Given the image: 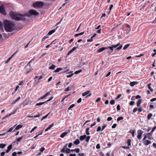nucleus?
I'll return each mask as SVG.
<instances>
[{
	"label": "nucleus",
	"instance_id": "nucleus-1",
	"mask_svg": "<svg viewBox=\"0 0 156 156\" xmlns=\"http://www.w3.org/2000/svg\"><path fill=\"white\" fill-rule=\"evenodd\" d=\"M9 15L12 19L18 21L20 20L25 21L26 20V18L23 17H30V15L29 13H26L23 14H22L17 13L13 11H11L10 12Z\"/></svg>",
	"mask_w": 156,
	"mask_h": 156
},
{
	"label": "nucleus",
	"instance_id": "nucleus-2",
	"mask_svg": "<svg viewBox=\"0 0 156 156\" xmlns=\"http://www.w3.org/2000/svg\"><path fill=\"white\" fill-rule=\"evenodd\" d=\"M5 29L7 32H11L14 30V24L11 21L5 20L4 21Z\"/></svg>",
	"mask_w": 156,
	"mask_h": 156
},
{
	"label": "nucleus",
	"instance_id": "nucleus-3",
	"mask_svg": "<svg viewBox=\"0 0 156 156\" xmlns=\"http://www.w3.org/2000/svg\"><path fill=\"white\" fill-rule=\"evenodd\" d=\"M44 5V3L41 2H37L33 4L34 7L36 8H41Z\"/></svg>",
	"mask_w": 156,
	"mask_h": 156
},
{
	"label": "nucleus",
	"instance_id": "nucleus-4",
	"mask_svg": "<svg viewBox=\"0 0 156 156\" xmlns=\"http://www.w3.org/2000/svg\"><path fill=\"white\" fill-rule=\"evenodd\" d=\"M29 13L30 15V16L32 15L37 16L38 14V12L35 10L32 9L29 11Z\"/></svg>",
	"mask_w": 156,
	"mask_h": 156
},
{
	"label": "nucleus",
	"instance_id": "nucleus-5",
	"mask_svg": "<svg viewBox=\"0 0 156 156\" xmlns=\"http://www.w3.org/2000/svg\"><path fill=\"white\" fill-rule=\"evenodd\" d=\"M0 12L4 15H5L6 14L5 9V6L3 5L0 6Z\"/></svg>",
	"mask_w": 156,
	"mask_h": 156
},
{
	"label": "nucleus",
	"instance_id": "nucleus-6",
	"mask_svg": "<svg viewBox=\"0 0 156 156\" xmlns=\"http://www.w3.org/2000/svg\"><path fill=\"white\" fill-rule=\"evenodd\" d=\"M90 90H87L85 92L82 93V96H86V98H87L88 96H90L92 94L91 93H89L90 92Z\"/></svg>",
	"mask_w": 156,
	"mask_h": 156
},
{
	"label": "nucleus",
	"instance_id": "nucleus-7",
	"mask_svg": "<svg viewBox=\"0 0 156 156\" xmlns=\"http://www.w3.org/2000/svg\"><path fill=\"white\" fill-rule=\"evenodd\" d=\"M143 133V131L140 129H139L137 131V138L139 139H140L141 138L142 135Z\"/></svg>",
	"mask_w": 156,
	"mask_h": 156
},
{
	"label": "nucleus",
	"instance_id": "nucleus-8",
	"mask_svg": "<svg viewBox=\"0 0 156 156\" xmlns=\"http://www.w3.org/2000/svg\"><path fill=\"white\" fill-rule=\"evenodd\" d=\"M74 83H73L72 85L68 87L67 88L65 89V91H68L72 89L74 87Z\"/></svg>",
	"mask_w": 156,
	"mask_h": 156
},
{
	"label": "nucleus",
	"instance_id": "nucleus-9",
	"mask_svg": "<svg viewBox=\"0 0 156 156\" xmlns=\"http://www.w3.org/2000/svg\"><path fill=\"white\" fill-rule=\"evenodd\" d=\"M50 94V92H48L47 93H46L45 95H43V96L41 97L40 98L38 99V100H40L41 99H44V98H45L48 95Z\"/></svg>",
	"mask_w": 156,
	"mask_h": 156
},
{
	"label": "nucleus",
	"instance_id": "nucleus-10",
	"mask_svg": "<svg viewBox=\"0 0 156 156\" xmlns=\"http://www.w3.org/2000/svg\"><path fill=\"white\" fill-rule=\"evenodd\" d=\"M78 45L77 46L74 47L71 50L69 51L67 54V55H69L71 53L73 52L78 47Z\"/></svg>",
	"mask_w": 156,
	"mask_h": 156
},
{
	"label": "nucleus",
	"instance_id": "nucleus-11",
	"mask_svg": "<svg viewBox=\"0 0 156 156\" xmlns=\"http://www.w3.org/2000/svg\"><path fill=\"white\" fill-rule=\"evenodd\" d=\"M26 138V135H24L22 136L21 137H20L18 138L16 140V141L17 142H19L21 140L23 139L24 140Z\"/></svg>",
	"mask_w": 156,
	"mask_h": 156
},
{
	"label": "nucleus",
	"instance_id": "nucleus-12",
	"mask_svg": "<svg viewBox=\"0 0 156 156\" xmlns=\"http://www.w3.org/2000/svg\"><path fill=\"white\" fill-rule=\"evenodd\" d=\"M16 111H17V110H16L15 111H14L13 112L9 114V115H6L3 118V119H4L6 118H7L8 117H10L12 115L14 114H15V113H16Z\"/></svg>",
	"mask_w": 156,
	"mask_h": 156
},
{
	"label": "nucleus",
	"instance_id": "nucleus-13",
	"mask_svg": "<svg viewBox=\"0 0 156 156\" xmlns=\"http://www.w3.org/2000/svg\"><path fill=\"white\" fill-rule=\"evenodd\" d=\"M12 148V145L10 144L8 147L7 149L6 150L5 153H8L11 150Z\"/></svg>",
	"mask_w": 156,
	"mask_h": 156
},
{
	"label": "nucleus",
	"instance_id": "nucleus-14",
	"mask_svg": "<svg viewBox=\"0 0 156 156\" xmlns=\"http://www.w3.org/2000/svg\"><path fill=\"white\" fill-rule=\"evenodd\" d=\"M106 49H107V48H106V47L101 48L98 50L97 52L98 53L101 52L103 51L104 50H105Z\"/></svg>",
	"mask_w": 156,
	"mask_h": 156
},
{
	"label": "nucleus",
	"instance_id": "nucleus-15",
	"mask_svg": "<svg viewBox=\"0 0 156 156\" xmlns=\"http://www.w3.org/2000/svg\"><path fill=\"white\" fill-rule=\"evenodd\" d=\"M143 143L144 145H147L151 143V142L148 140H146L145 141L143 142Z\"/></svg>",
	"mask_w": 156,
	"mask_h": 156
},
{
	"label": "nucleus",
	"instance_id": "nucleus-16",
	"mask_svg": "<svg viewBox=\"0 0 156 156\" xmlns=\"http://www.w3.org/2000/svg\"><path fill=\"white\" fill-rule=\"evenodd\" d=\"M23 127V126L20 125H19L17 126L16 127L15 129L13 130V132H14L15 131V130H18L19 129H20L22 128Z\"/></svg>",
	"mask_w": 156,
	"mask_h": 156
},
{
	"label": "nucleus",
	"instance_id": "nucleus-17",
	"mask_svg": "<svg viewBox=\"0 0 156 156\" xmlns=\"http://www.w3.org/2000/svg\"><path fill=\"white\" fill-rule=\"evenodd\" d=\"M54 126V123H52L51 124L49 125V126L46 128L45 129V131H47L49 129H50L52 127H53Z\"/></svg>",
	"mask_w": 156,
	"mask_h": 156
},
{
	"label": "nucleus",
	"instance_id": "nucleus-18",
	"mask_svg": "<svg viewBox=\"0 0 156 156\" xmlns=\"http://www.w3.org/2000/svg\"><path fill=\"white\" fill-rule=\"evenodd\" d=\"M138 83V82L137 81L131 82L130 83V85L131 87H133L135 85L137 84Z\"/></svg>",
	"mask_w": 156,
	"mask_h": 156
},
{
	"label": "nucleus",
	"instance_id": "nucleus-19",
	"mask_svg": "<svg viewBox=\"0 0 156 156\" xmlns=\"http://www.w3.org/2000/svg\"><path fill=\"white\" fill-rule=\"evenodd\" d=\"M16 125H17V124H16V125H15L14 127H12L11 128H10L5 133H6V134H7V133H8L9 132H12V130H13V129L14 128V127L15 126H16Z\"/></svg>",
	"mask_w": 156,
	"mask_h": 156
},
{
	"label": "nucleus",
	"instance_id": "nucleus-20",
	"mask_svg": "<svg viewBox=\"0 0 156 156\" xmlns=\"http://www.w3.org/2000/svg\"><path fill=\"white\" fill-rule=\"evenodd\" d=\"M86 137V135H84L80 136V139L81 141L83 140Z\"/></svg>",
	"mask_w": 156,
	"mask_h": 156
},
{
	"label": "nucleus",
	"instance_id": "nucleus-21",
	"mask_svg": "<svg viewBox=\"0 0 156 156\" xmlns=\"http://www.w3.org/2000/svg\"><path fill=\"white\" fill-rule=\"evenodd\" d=\"M3 24L0 21V30H1L2 32H3L4 31V30L3 29Z\"/></svg>",
	"mask_w": 156,
	"mask_h": 156
},
{
	"label": "nucleus",
	"instance_id": "nucleus-22",
	"mask_svg": "<svg viewBox=\"0 0 156 156\" xmlns=\"http://www.w3.org/2000/svg\"><path fill=\"white\" fill-rule=\"evenodd\" d=\"M67 133H68L67 132H64L61 134V135L60 136V137L61 138H63L67 134Z\"/></svg>",
	"mask_w": 156,
	"mask_h": 156
},
{
	"label": "nucleus",
	"instance_id": "nucleus-23",
	"mask_svg": "<svg viewBox=\"0 0 156 156\" xmlns=\"http://www.w3.org/2000/svg\"><path fill=\"white\" fill-rule=\"evenodd\" d=\"M125 25L126 26V27L129 28V30H127L126 31L128 32H129L131 30L130 25L128 24H126Z\"/></svg>",
	"mask_w": 156,
	"mask_h": 156
},
{
	"label": "nucleus",
	"instance_id": "nucleus-24",
	"mask_svg": "<svg viewBox=\"0 0 156 156\" xmlns=\"http://www.w3.org/2000/svg\"><path fill=\"white\" fill-rule=\"evenodd\" d=\"M142 100L141 99H139L136 103V105L137 107H139L140 105L141 102Z\"/></svg>",
	"mask_w": 156,
	"mask_h": 156
},
{
	"label": "nucleus",
	"instance_id": "nucleus-25",
	"mask_svg": "<svg viewBox=\"0 0 156 156\" xmlns=\"http://www.w3.org/2000/svg\"><path fill=\"white\" fill-rule=\"evenodd\" d=\"M122 45H120L119 47L115 50L114 52H116L117 51H119L122 48Z\"/></svg>",
	"mask_w": 156,
	"mask_h": 156
},
{
	"label": "nucleus",
	"instance_id": "nucleus-26",
	"mask_svg": "<svg viewBox=\"0 0 156 156\" xmlns=\"http://www.w3.org/2000/svg\"><path fill=\"white\" fill-rule=\"evenodd\" d=\"M62 69L61 68H58L56 69V70H55L54 71V72L55 73H57L59 72L60 71L62 70Z\"/></svg>",
	"mask_w": 156,
	"mask_h": 156
},
{
	"label": "nucleus",
	"instance_id": "nucleus-27",
	"mask_svg": "<svg viewBox=\"0 0 156 156\" xmlns=\"http://www.w3.org/2000/svg\"><path fill=\"white\" fill-rule=\"evenodd\" d=\"M80 143V141L78 139H77L76 140H75L74 142L73 143L74 144H75L76 145H77L79 144Z\"/></svg>",
	"mask_w": 156,
	"mask_h": 156
},
{
	"label": "nucleus",
	"instance_id": "nucleus-28",
	"mask_svg": "<svg viewBox=\"0 0 156 156\" xmlns=\"http://www.w3.org/2000/svg\"><path fill=\"white\" fill-rule=\"evenodd\" d=\"M55 30H51L48 33V34L49 35H51V34H52L53 33H54L55 31Z\"/></svg>",
	"mask_w": 156,
	"mask_h": 156
},
{
	"label": "nucleus",
	"instance_id": "nucleus-29",
	"mask_svg": "<svg viewBox=\"0 0 156 156\" xmlns=\"http://www.w3.org/2000/svg\"><path fill=\"white\" fill-rule=\"evenodd\" d=\"M45 103V101H44V102H39V103H37L36 104L35 106L41 105H43V104H44Z\"/></svg>",
	"mask_w": 156,
	"mask_h": 156
},
{
	"label": "nucleus",
	"instance_id": "nucleus-30",
	"mask_svg": "<svg viewBox=\"0 0 156 156\" xmlns=\"http://www.w3.org/2000/svg\"><path fill=\"white\" fill-rule=\"evenodd\" d=\"M156 129V126H155L153 128H152V130H151V132L148 133V134L150 135L151 133L152 134L153 132L154 131V130L155 129Z\"/></svg>",
	"mask_w": 156,
	"mask_h": 156
},
{
	"label": "nucleus",
	"instance_id": "nucleus-31",
	"mask_svg": "<svg viewBox=\"0 0 156 156\" xmlns=\"http://www.w3.org/2000/svg\"><path fill=\"white\" fill-rule=\"evenodd\" d=\"M152 115L153 114L152 113H149L147 115V119L148 120H149L152 116Z\"/></svg>",
	"mask_w": 156,
	"mask_h": 156
},
{
	"label": "nucleus",
	"instance_id": "nucleus-32",
	"mask_svg": "<svg viewBox=\"0 0 156 156\" xmlns=\"http://www.w3.org/2000/svg\"><path fill=\"white\" fill-rule=\"evenodd\" d=\"M147 138H148V139L151 140V136H152V133H151L150 135L148 134V133H147Z\"/></svg>",
	"mask_w": 156,
	"mask_h": 156
},
{
	"label": "nucleus",
	"instance_id": "nucleus-33",
	"mask_svg": "<svg viewBox=\"0 0 156 156\" xmlns=\"http://www.w3.org/2000/svg\"><path fill=\"white\" fill-rule=\"evenodd\" d=\"M6 145V144H0V148H3Z\"/></svg>",
	"mask_w": 156,
	"mask_h": 156
},
{
	"label": "nucleus",
	"instance_id": "nucleus-34",
	"mask_svg": "<svg viewBox=\"0 0 156 156\" xmlns=\"http://www.w3.org/2000/svg\"><path fill=\"white\" fill-rule=\"evenodd\" d=\"M55 67L56 66L52 64L49 67V69L53 70L55 69Z\"/></svg>",
	"mask_w": 156,
	"mask_h": 156
},
{
	"label": "nucleus",
	"instance_id": "nucleus-35",
	"mask_svg": "<svg viewBox=\"0 0 156 156\" xmlns=\"http://www.w3.org/2000/svg\"><path fill=\"white\" fill-rule=\"evenodd\" d=\"M84 34V32H81L80 33L76 34H75V36L76 37H77L80 35H82L83 34Z\"/></svg>",
	"mask_w": 156,
	"mask_h": 156
},
{
	"label": "nucleus",
	"instance_id": "nucleus-36",
	"mask_svg": "<svg viewBox=\"0 0 156 156\" xmlns=\"http://www.w3.org/2000/svg\"><path fill=\"white\" fill-rule=\"evenodd\" d=\"M90 129V128L89 127H87L86 129V134L87 135H89L90 134V133L89 132V130Z\"/></svg>",
	"mask_w": 156,
	"mask_h": 156
},
{
	"label": "nucleus",
	"instance_id": "nucleus-37",
	"mask_svg": "<svg viewBox=\"0 0 156 156\" xmlns=\"http://www.w3.org/2000/svg\"><path fill=\"white\" fill-rule=\"evenodd\" d=\"M49 37V36L48 35H46V36H44L42 40V41L43 42L45 41V40L46 39Z\"/></svg>",
	"mask_w": 156,
	"mask_h": 156
},
{
	"label": "nucleus",
	"instance_id": "nucleus-38",
	"mask_svg": "<svg viewBox=\"0 0 156 156\" xmlns=\"http://www.w3.org/2000/svg\"><path fill=\"white\" fill-rule=\"evenodd\" d=\"M90 136H86V137L85 139H86V141L87 142H88L90 139Z\"/></svg>",
	"mask_w": 156,
	"mask_h": 156
},
{
	"label": "nucleus",
	"instance_id": "nucleus-39",
	"mask_svg": "<svg viewBox=\"0 0 156 156\" xmlns=\"http://www.w3.org/2000/svg\"><path fill=\"white\" fill-rule=\"evenodd\" d=\"M151 85V83L149 84H148V88L150 90L151 92H152L153 91V89L151 88V87L150 86Z\"/></svg>",
	"mask_w": 156,
	"mask_h": 156
},
{
	"label": "nucleus",
	"instance_id": "nucleus-40",
	"mask_svg": "<svg viewBox=\"0 0 156 156\" xmlns=\"http://www.w3.org/2000/svg\"><path fill=\"white\" fill-rule=\"evenodd\" d=\"M65 152L67 154H69L70 152V149L68 148H66Z\"/></svg>",
	"mask_w": 156,
	"mask_h": 156
},
{
	"label": "nucleus",
	"instance_id": "nucleus-41",
	"mask_svg": "<svg viewBox=\"0 0 156 156\" xmlns=\"http://www.w3.org/2000/svg\"><path fill=\"white\" fill-rule=\"evenodd\" d=\"M33 60V59H32V60L30 61L29 63H28V64L25 67V69H27L28 68V66H30V63L32 62V61Z\"/></svg>",
	"mask_w": 156,
	"mask_h": 156
},
{
	"label": "nucleus",
	"instance_id": "nucleus-42",
	"mask_svg": "<svg viewBox=\"0 0 156 156\" xmlns=\"http://www.w3.org/2000/svg\"><path fill=\"white\" fill-rule=\"evenodd\" d=\"M130 45V44H126L123 48V49H126Z\"/></svg>",
	"mask_w": 156,
	"mask_h": 156
},
{
	"label": "nucleus",
	"instance_id": "nucleus-43",
	"mask_svg": "<svg viewBox=\"0 0 156 156\" xmlns=\"http://www.w3.org/2000/svg\"><path fill=\"white\" fill-rule=\"evenodd\" d=\"M106 48H107V49L109 48L110 49V50L111 51H113V48L112 46L106 47Z\"/></svg>",
	"mask_w": 156,
	"mask_h": 156
},
{
	"label": "nucleus",
	"instance_id": "nucleus-44",
	"mask_svg": "<svg viewBox=\"0 0 156 156\" xmlns=\"http://www.w3.org/2000/svg\"><path fill=\"white\" fill-rule=\"evenodd\" d=\"M129 133H131V134L132 135V136L133 137H134V133H135V130H133V131H131V130H130L129 131Z\"/></svg>",
	"mask_w": 156,
	"mask_h": 156
},
{
	"label": "nucleus",
	"instance_id": "nucleus-45",
	"mask_svg": "<svg viewBox=\"0 0 156 156\" xmlns=\"http://www.w3.org/2000/svg\"><path fill=\"white\" fill-rule=\"evenodd\" d=\"M131 140L130 139H129L127 140V143L128 146H130L131 145Z\"/></svg>",
	"mask_w": 156,
	"mask_h": 156
},
{
	"label": "nucleus",
	"instance_id": "nucleus-46",
	"mask_svg": "<svg viewBox=\"0 0 156 156\" xmlns=\"http://www.w3.org/2000/svg\"><path fill=\"white\" fill-rule=\"evenodd\" d=\"M115 103V101L114 100H112L110 101V103L112 105H114Z\"/></svg>",
	"mask_w": 156,
	"mask_h": 156
},
{
	"label": "nucleus",
	"instance_id": "nucleus-47",
	"mask_svg": "<svg viewBox=\"0 0 156 156\" xmlns=\"http://www.w3.org/2000/svg\"><path fill=\"white\" fill-rule=\"evenodd\" d=\"M135 102L133 101H131L129 102V105H130L132 106L134 105Z\"/></svg>",
	"mask_w": 156,
	"mask_h": 156
},
{
	"label": "nucleus",
	"instance_id": "nucleus-48",
	"mask_svg": "<svg viewBox=\"0 0 156 156\" xmlns=\"http://www.w3.org/2000/svg\"><path fill=\"white\" fill-rule=\"evenodd\" d=\"M120 45V43H118V44H116V45H112V47L113 48H117L118 46H119Z\"/></svg>",
	"mask_w": 156,
	"mask_h": 156
},
{
	"label": "nucleus",
	"instance_id": "nucleus-49",
	"mask_svg": "<svg viewBox=\"0 0 156 156\" xmlns=\"http://www.w3.org/2000/svg\"><path fill=\"white\" fill-rule=\"evenodd\" d=\"M75 106V105L74 104H73L71 105L68 108V109L70 110L71 108H73Z\"/></svg>",
	"mask_w": 156,
	"mask_h": 156
},
{
	"label": "nucleus",
	"instance_id": "nucleus-50",
	"mask_svg": "<svg viewBox=\"0 0 156 156\" xmlns=\"http://www.w3.org/2000/svg\"><path fill=\"white\" fill-rule=\"evenodd\" d=\"M100 131H101V127L100 126H99L98 127L97 129V132Z\"/></svg>",
	"mask_w": 156,
	"mask_h": 156
},
{
	"label": "nucleus",
	"instance_id": "nucleus-51",
	"mask_svg": "<svg viewBox=\"0 0 156 156\" xmlns=\"http://www.w3.org/2000/svg\"><path fill=\"white\" fill-rule=\"evenodd\" d=\"M123 117H122V116H121V117H118L117 119V121H119V120H122L123 119Z\"/></svg>",
	"mask_w": 156,
	"mask_h": 156
},
{
	"label": "nucleus",
	"instance_id": "nucleus-52",
	"mask_svg": "<svg viewBox=\"0 0 156 156\" xmlns=\"http://www.w3.org/2000/svg\"><path fill=\"white\" fill-rule=\"evenodd\" d=\"M122 148L123 149H129V146H122Z\"/></svg>",
	"mask_w": 156,
	"mask_h": 156
},
{
	"label": "nucleus",
	"instance_id": "nucleus-53",
	"mask_svg": "<svg viewBox=\"0 0 156 156\" xmlns=\"http://www.w3.org/2000/svg\"><path fill=\"white\" fill-rule=\"evenodd\" d=\"M44 150L45 148L44 147H42L40 149V150L41 153H42Z\"/></svg>",
	"mask_w": 156,
	"mask_h": 156
},
{
	"label": "nucleus",
	"instance_id": "nucleus-54",
	"mask_svg": "<svg viewBox=\"0 0 156 156\" xmlns=\"http://www.w3.org/2000/svg\"><path fill=\"white\" fill-rule=\"evenodd\" d=\"M82 71V70H80L78 71H76V72H75L74 73V74H78L79 73H80V72H81Z\"/></svg>",
	"mask_w": 156,
	"mask_h": 156
},
{
	"label": "nucleus",
	"instance_id": "nucleus-55",
	"mask_svg": "<svg viewBox=\"0 0 156 156\" xmlns=\"http://www.w3.org/2000/svg\"><path fill=\"white\" fill-rule=\"evenodd\" d=\"M53 98V97H52V96L51 97H50V98L49 99H48V100H47V101H45V103L47 102L51 101Z\"/></svg>",
	"mask_w": 156,
	"mask_h": 156
},
{
	"label": "nucleus",
	"instance_id": "nucleus-56",
	"mask_svg": "<svg viewBox=\"0 0 156 156\" xmlns=\"http://www.w3.org/2000/svg\"><path fill=\"white\" fill-rule=\"evenodd\" d=\"M153 51L154 52L152 54V57H154L156 54V50L154 49L153 50Z\"/></svg>",
	"mask_w": 156,
	"mask_h": 156
},
{
	"label": "nucleus",
	"instance_id": "nucleus-57",
	"mask_svg": "<svg viewBox=\"0 0 156 156\" xmlns=\"http://www.w3.org/2000/svg\"><path fill=\"white\" fill-rule=\"evenodd\" d=\"M75 151L77 153H79L80 151V149L79 148L75 149Z\"/></svg>",
	"mask_w": 156,
	"mask_h": 156
},
{
	"label": "nucleus",
	"instance_id": "nucleus-58",
	"mask_svg": "<svg viewBox=\"0 0 156 156\" xmlns=\"http://www.w3.org/2000/svg\"><path fill=\"white\" fill-rule=\"evenodd\" d=\"M37 128V126H35L31 130L30 132V133H32L33 131H34L35 129H36Z\"/></svg>",
	"mask_w": 156,
	"mask_h": 156
},
{
	"label": "nucleus",
	"instance_id": "nucleus-59",
	"mask_svg": "<svg viewBox=\"0 0 156 156\" xmlns=\"http://www.w3.org/2000/svg\"><path fill=\"white\" fill-rule=\"evenodd\" d=\"M73 74H74V73H71L70 75H68L66 77L68 78H70V77H72L73 75Z\"/></svg>",
	"mask_w": 156,
	"mask_h": 156
},
{
	"label": "nucleus",
	"instance_id": "nucleus-60",
	"mask_svg": "<svg viewBox=\"0 0 156 156\" xmlns=\"http://www.w3.org/2000/svg\"><path fill=\"white\" fill-rule=\"evenodd\" d=\"M117 126V124L116 123L114 124L112 126V127L113 129H114Z\"/></svg>",
	"mask_w": 156,
	"mask_h": 156
},
{
	"label": "nucleus",
	"instance_id": "nucleus-61",
	"mask_svg": "<svg viewBox=\"0 0 156 156\" xmlns=\"http://www.w3.org/2000/svg\"><path fill=\"white\" fill-rule=\"evenodd\" d=\"M117 109L118 111H119L120 110V106L119 105H117Z\"/></svg>",
	"mask_w": 156,
	"mask_h": 156
},
{
	"label": "nucleus",
	"instance_id": "nucleus-62",
	"mask_svg": "<svg viewBox=\"0 0 156 156\" xmlns=\"http://www.w3.org/2000/svg\"><path fill=\"white\" fill-rule=\"evenodd\" d=\"M96 148L97 149H99L100 148V145L99 144H98L96 146Z\"/></svg>",
	"mask_w": 156,
	"mask_h": 156
},
{
	"label": "nucleus",
	"instance_id": "nucleus-63",
	"mask_svg": "<svg viewBox=\"0 0 156 156\" xmlns=\"http://www.w3.org/2000/svg\"><path fill=\"white\" fill-rule=\"evenodd\" d=\"M138 110V108H134L133 110V113L135 112Z\"/></svg>",
	"mask_w": 156,
	"mask_h": 156
},
{
	"label": "nucleus",
	"instance_id": "nucleus-64",
	"mask_svg": "<svg viewBox=\"0 0 156 156\" xmlns=\"http://www.w3.org/2000/svg\"><path fill=\"white\" fill-rule=\"evenodd\" d=\"M17 153L16 152H13L12 154V156H16L17 155Z\"/></svg>",
	"mask_w": 156,
	"mask_h": 156
}]
</instances>
